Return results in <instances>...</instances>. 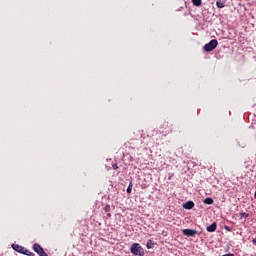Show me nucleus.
Masks as SVG:
<instances>
[{
	"instance_id": "nucleus-13",
	"label": "nucleus",
	"mask_w": 256,
	"mask_h": 256,
	"mask_svg": "<svg viewBox=\"0 0 256 256\" xmlns=\"http://www.w3.org/2000/svg\"><path fill=\"white\" fill-rule=\"evenodd\" d=\"M240 217H241V218L244 217V219H247V217H249V214H247V213H245V212H242V213L240 214Z\"/></svg>"
},
{
	"instance_id": "nucleus-17",
	"label": "nucleus",
	"mask_w": 256,
	"mask_h": 256,
	"mask_svg": "<svg viewBox=\"0 0 256 256\" xmlns=\"http://www.w3.org/2000/svg\"><path fill=\"white\" fill-rule=\"evenodd\" d=\"M252 242H253L254 244H256V238H254V239L252 240Z\"/></svg>"
},
{
	"instance_id": "nucleus-3",
	"label": "nucleus",
	"mask_w": 256,
	"mask_h": 256,
	"mask_svg": "<svg viewBox=\"0 0 256 256\" xmlns=\"http://www.w3.org/2000/svg\"><path fill=\"white\" fill-rule=\"evenodd\" d=\"M183 235H185L186 237H195V235H197V230H193V229H184L182 230Z\"/></svg>"
},
{
	"instance_id": "nucleus-16",
	"label": "nucleus",
	"mask_w": 256,
	"mask_h": 256,
	"mask_svg": "<svg viewBox=\"0 0 256 256\" xmlns=\"http://www.w3.org/2000/svg\"><path fill=\"white\" fill-rule=\"evenodd\" d=\"M146 247L147 249H151V244L147 243Z\"/></svg>"
},
{
	"instance_id": "nucleus-9",
	"label": "nucleus",
	"mask_w": 256,
	"mask_h": 256,
	"mask_svg": "<svg viewBox=\"0 0 256 256\" xmlns=\"http://www.w3.org/2000/svg\"><path fill=\"white\" fill-rule=\"evenodd\" d=\"M193 5H195V7H201L203 1L202 0H192Z\"/></svg>"
},
{
	"instance_id": "nucleus-4",
	"label": "nucleus",
	"mask_w": 256,
	"mask_h": 256,
	"mask_svg": "<svg viewBox=\"0 0 256 256\" xmlns=\"http://www.w3.org/2000/svg\"><path fill=\"white\" fill-rule=\"evenodd\" d=\"M206 230L208 233H215V231H217V222H213L211 225L207 226Z\"/></svg>"
},
{
	"instance_id": "nucleus-1",
	"label": "nucleus",
	"mask_w": 256,
	"mask_h": 256,
	"mask_svg": "<svg viewBox=\"0 0 256 256\" xmlns=\"http://www.w3.org/2000/svg\"><path fill=\"white\" fill-rule=\"evenodd\" d=\"M130 251L132 255H139V256L145 255V250H143V247H141V244L139 243L132 244Z\"/></svg>"
},
{
	"instance_id": "nucleus-8",
	"label": "nucleus",
	"mask_w": 256,
	"mask_h": 256,
	"mask_svg": "<svg viewBox=\"0 0 256 256\" xmlns=\"http://www.w3.org/2000/svg\"><path fill=\"white\" fill-rule=\"evenodd\" d=\"M22 255L35 256V253H33L30 250H27L26 248H24V251L22 252Z\"/></svg>"
},
{
	"instance_id": "nucleus-14",
	"label": "nucleus",
	"mask_w": 256,
	"mask_h": 256,
	"mask_svg": "<svg viewBox=\"0 0 256 256\" xmlns=\"http://www.w3.org/2000/svg\"><path fill=\"white\" fill-rule=\"evenodd\" d=\"M112 167L113 169H119V166H117V164H113Z\"/></svg>"
},
{
	"instance_id": "nucleus-15",
	"label": "nucleus",
	"mask_w": 256,
	"mask_h": 256,
	"mask_svg": "<svg viewBox=\"0 0 256 256\" xmlns=\"http://www.w3.org/2000/svg\"><path fill=\"white\" fill-rule=\"evenodd\" d=\"M226 231H231V228L229 226H225Z\"/></svg>"
},
{
	"instance_id": "nucleus-6",
	"label": "nucleus",
	"mask_w": 256,
	"mask_h": 256,
	"mask_svg": "<svg viewBox=\"0 0 256 256\" xmlns=\"http://www.w3.org/2000/svg\"><path fill=\"white\" fill-rule=\"evenodd\" d=\"M184 209H193L195 207V203L193 201H188L183 204Z\"/></svg>"
},
{
	"instance_id": "nucleus-18",
	"label": "nucleus",
	"mask_w": 256,
	"mask_h": 256,
	"mask_svg": "<svg viewBox=\"0 0 256 256\" xmlns=\"http://www.w3.org/2000/svg\"><path fill=\"white\" fill-rule=\"evenodd\" d=\"M107 217L110 218V217H111V213H108V214H107Z\"/></svg>"
},
{
	"instance_id": "nucleus-11",
	"label": "nucleus",
	"mask_w": 256,
	"mask_h": 256,
	"mask_svg": "<svg viewBox=\"0 0 256 256\" xmlns=\"http://www.w3.org/2000/svg\"><path fill=\"white\" fill-rule=\"evenodd\" d=\"M126 191L127 193H131V191H133V184L130 183Z\"/></svg>"
},
{
	"instance_id": "nucleus-2",
	"label": "nucleus",
	"mask_w": 256,
	"mask_h": 256,
	"mask_svg": "<svg viewBox=\"0 0 256 256\" xmlns=\"http://www.w3.org/2000/svg\"><path fill=\"white\" fill-rule=\"evenodd\" d=\"M219 45V42L217 39H212L209 43L205 44L203 49L207 53H211L214 49H217V46Z\"/></svg>"
},
{
	"instance_id": "nucleus-10",
	"label": "nucleus",
	"mask_w": 256,
	"mask_h": 256,
	"mask_svg": "<svg viewBox=\"0 0 256 256\" xmlns=\"http://www.w3.org/2000/svg\"><path fill=\"white\" fill-rule=\"evenodd\" d=\"M216 7H218V9H223V7H225V4H223V2H221V1H217Z\"/></svg>"
},
{
	"instance_id": "nucleus-12",
	"label": "nucleus",
	"mask_w": 256,
	"mask_h": 256,
	"mask_svg": "<svg viewBox=\"0 0 256 256\" xmlns=\"http://www.w3.org/2000/svg\"><path fill=\"white\" fill-rule=\"evenodd\" d=\"M104 211L106 212V213H109L110 211H111V206L108 204V205H106L105 207H104Z\"/></svg>"
},
{
	"instance_id": "nucleus-5",
	"label": "nucleus",
	"mask_w": 256,
	"mask_h": 256,
	"mask_svg": "<svg viewBox=\"0 0 256 256\" xmlns=\"http://www.w3.org/2000/svg\"><path fill=\"white\" fill-rule=\"evenodd\" d=\"M12 249H14V251H17V253H22V254L25 251V247L19 244H12Z\"/></svg>"
},
{
	"instance_id": "nucleus-7",
	"label": "nucleus",
	"mask_w": 256,
	"mask_h": 256,
	"mask_svg": "<svg viewBox=\"0 0 256 256\" xmlns=\"http://www.w3.org/2000/svg\"><path fill=\"white\" fill-rule=\"evenodd\" d=\"M204 203H205V205H213V203H214L213 198L207 197V198L204 200Z\"/></svg>"
}]
</instances>
